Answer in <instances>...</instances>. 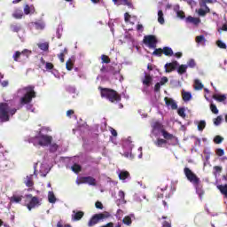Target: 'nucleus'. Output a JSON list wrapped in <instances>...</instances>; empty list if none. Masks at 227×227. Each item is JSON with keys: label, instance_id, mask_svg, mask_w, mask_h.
Returning a JSON list of instances; mask_svg holds the SVG:
<instances>
[{"label": "nucleus", "instance_id": "obj_20", "mask_svg": "<svg viewBox=\"0 0 227 227\" xmlns=\"http://www.w3.org/2000/svg\"><path fill=\"white\" fill-rule=\"evenodd\" d=\"M155 146L158 148H166L168 146V140L162 138H157L154 142Z\"/></svg>", "mask_w": 227, "mask_h": 227}, {"label": "nucleus", "instance_id": "obj_57", "mask_svg": "<svg viewBox=\"0 0 227 227\" xmlns=\"http://www.w3.org/2000/svg\"><path fill=\"white\" fill-rule=\"evenodd\" d=\"M95 207H96V208H98L99 210H102L104 208V205L100 201H97L95 203Z\"/></svg>", "mask_w": 227, "mask_h": 227}, {"label": "nucleus", "instance_id": "obj_46", "mask_svg": "<svg viewBox=\"0 0 227 227\" xmlns=\"http://www.w3.org/2000/svg\"><path fill=\"white\" fill-rule=\"evenodd\" d=\"M221 171H223V167L220 166H215L214 167V175L215 176H217V175H219L221 173Z\"/></svg>", "mask_w": 227, "mask_h": 227}, {"label": "nucleus", "instance_id": "obj_17", "mask_svg": "<svg viewBox=\"0 0 227 227\" xmlns=\"http://www.w3.org/2000/svg\"><path fill=\"white\" fill-rule=\"evenodd\" d=\"M199 17H206L207 13H210V8L207 5L200 7L199 10L196 11Z\"/></svg>", "mask_w": 227, "mask_h": 227}, {"label": "nucleus", "instance_id": "obj_62", "mask_svg": "<svg viewBox=\"0 0 227 227\" xmlns=\"http://www.w3.org/2000/svg\"><path fill=\"white\" fill-rule=\"evenodd\" d=\"M160 82H157L154 86V91L157 93L159 91H160Z\"/></svg>", "mask_w": 227, "mask_h": 227}, {"label": "nucleus", "instance_id": "obj_37", "mask_svg": "<svg viewBox=\"0 0 227 227\" xmlns=\"http://www.w3.org/2000/svg\"><path fill=\"white\" fill-rule=\"evenodd\" d=\"M158 22L164 24V12H162V10L158 11Z\"/></svg>", "mask_w": 227, "mask_h": 227}, {"label": "nucleus", "instance_id": "obj_8", "mask_svg": "<svg viewBox=\"0 0 227 227\" xmlns=\"http://www.w3.org/2000/svg\"><path fill=\"white\" fill-rule=\"evenodd\" d=\"M184 171L187 180H189V182H191L192 185H196V184H200V177H198V176H196V174H194L193 171L191 170L189 168H184Z\"/></svg>", "mask_w": 227, "mask_h": 227}, {"label": "nucleus", "instance_id": "obj_5", "mask_svg": "<svg viewBox=\"0 0 227 227\" xmlns=\"http://www.w3.org/2000/svg\"><path fill=\"white\" fill-rule=\"evenodd\" d=\"M25 203L24 207H27L29 211L33 210V208H36V207H40V199L36 196H33V194H27L24 196Z\"/></svg>", "mask_w": 227, "mask_h": 227}, {"label": "nucleus", "instance_id": "obj_28", "mask_svg": "<svg viewBox=\"0 0 227 227\" xmlns=\"http://www.w3.org/2000/svg\"><path fill=\"white\" fill-rule=\"evenodd\" d=\"M33 26L35 27V29H44L45 27V24L43 23V21H35L32 23Z\"/></svg>", "mask_w": 227, "mask_h": 227}, {"label": "nucleus", "instance_id": "obj_56", "mask_svg": "<svg viewBox=\"0 0 227 227\" xmlns=\"http://www.w3.org/2000/svg\"><path fill=\"white\" fill-rule=\"evenodd\" d=\"M187 4H189L192 8L196 6V2L194 0H184Z\"/></svg>", "mask_w": 227, "mask_h": 227}, {"label": "nucleus", "instance_id": "obj_52", "mask_svg": "<svg viewBox=\"0 0 227 227\" xmlns=\"http://www.w3.org/2000/svg\"><path fill=\"white\" fill-rule=\"evenodd\" d=\"M215 153L218 157H223V155H224V150L218 148L215 150Z\"/></svg>", "mask_w": 227, "mask_h": 227}, {"label": "nucleus", "instance_id": "obj_42", "mask_svg": "<svg viewBox=\"0 0 227 227\" xmlns=\"http://www.w3.org/2000/svg\"><path fill=\"white\" fill-rule=\"evenodd\" d=\"M222 121H223V116L219 115L217 116V118L214 119V125H215V127H219Z\"/></svg>", "mask_w": 227, "mask_h": 227}, {"label": "nucleus", "instance_id": "obj_55", "mask_svg": "<svg viewBox=\"0 0 227 227\" xmlns=\"http://www.w3.org/2000/svg\"><path fill=\"white\" fill-rule=\"evenodd\" d=\"M24 13L25 15H29L31 13V7L29 5H25L24 7Z\"/></svg>", "mask_w": 227, "mask_h": 227}, {"label": "nucleus", "instance_id": "obj_40", "mask_svg": "<svg viewBox=\"0 0 227 227\" xmlns=\"http://www.w3.org/2000/svg\"><path fill=\"white\" fill-rule=\"evenodd\" d=\"M66 68L67 70L70 71L74 68V62L72 61L71 59H69L67 62H66Z\"/></svg>", "mask_w": 227, "mask_h": 227}, {"label": "nucleus", "instance_id": "obj_44", "mask_svg": "<svg viewBox=\"0 0 227 227\" xmlns=\"http://www.w3.org/2000/svg\"><path fill=\"white\" fill-rule=\"evenodd\" d=\"M210 109L214 114H219V109H217V106L214 103L210 104Z\"/></svg>", "mask_w": 227, "mask_h": 227}, {"label": "nucleus", "instance_id": "obj_60", "mask_svg": "<svg viewBox=\"0 0 227 227\" xmlns=\"http://www.w3.org/2000/svg\"><path fill=\"white\" fill-rule=\"evenodd\" d=\"M171 145H178V138L176 137L171 136Z\"/></svg>", "mask_w": 227, "mask_h": 227}, {"label": "nucleus", "instance_id": "obj_24", "mask_svg": "<svg viewBox=\"0 0 227 227\" xmlns=\"http://www.w3.org/2000/svg\"><path fill=\"white\" fill-rule=\"evenodd\" d=\"M195 125H197L198 130L200 132H203V130L205 129V127H207V121H195Z\"/></svg>", "mask_w": 227, "mask_h": 227}, {"label": "nucleus", "instance_id": "obj_3", "mask_svg": "<svg viewBox=\"0 0 227 227\" xmlns=\"http://www.w3.org/2000/svg\"><path fill=\"white\" fill-rule=\"evenodd\" d=\"M17 114V108H11L8 103H0V121L6 123Z\"/></svg>", "mask_w": 227, "mask_h": 227}, {"label": "nucleus", "instance_id": "obj_34", "mask_svg": "<svg viewBox=\"0 0 227 227\" xmlns=\"http://www.w3.org/2000/svg\"><path fill=\"white\" fill-rule=\"evenodd\" d=\"M68 53V50L64 49V51L62 52H60L59 55H58V58L60 59V62L61 63H65V54H67Z\"/></svg>", "mask_w": 227, "mask_h": 227}, {"label": "nucleus", "instance_id": "obj_6", "mask_svg": "<svg viewBox=\"0 0 227 227\" xmlns=\"http://www.w3.org/2000/svg\"><path fill=\"white\" fill-rule=\"evenodd\" d=\"M111 217V213L105 211L104 213L95 214L88 222V226L92 227L95 224H98L99 221H104V219H109Z\"/></svg>", "mask_w": 227, "mask_h": 227}, {"label": "nucleus", "instance_id": "obj_45", "mask_svg": "<svg viewBox=\"0 0 227 227\" xmlns=\"http://www.w3.org/2000/svg\"><path fill=\"white\" fill-rule=\"evenodd\" d=\"M216 45L219 47V49H227L226 43L223 42L222 40L216 41Z\"/></svg>", "mask_w": 227, "mask_h": 227}, {"label": "nucleus", "instance_id": "obj_18", "mask_svg": "<svg viewBox=\"0 0 227 227\" xmlns=\"http://www.w3.org/2000/svg\"><path fill=\"white\" fill-rule=\"evenodd\" d=\"M153 82V78L150 74H145V77L142 79V84L150 88V85Z\"/></svg>", "mask_w": 227, "mask_h": 227}, {"label": "nucleus", "instance_id": "obj_33", "mask_svg": "<svg viewBox=\"0 0 227 227\" xmlns=\"http://www.w3.org/2000/svg\"><path fill=\"white\" fill-rule=\"evenodd\" d=\"M24 16V13L22 12V11L20 10H16L13 13H12V17L14 19H22V17Z\"/></svg>", "mask_w": 227, "mask_h": 227}, {"label": "nucleus", "instance_id": "obj_31", "mask_svg": "<svg viewBox=\"0 0 227 227\" xmlns=\"http://www.w3.org/2000/svg\"><path fill=\"white\" fill-rule=\"evenodd\" d=\"M217 3V0H200L199 4L200 8L207 6V4Z\"/></svg>", "mask_w": 227, "mask_h": 227}, {"label": "nucleus", "instance_id": "obj_29", "mask_svg": "<svg viewBox=\"0 0 227 227\" xmlns=\"http://www.w3.org/2000/svg\"><path fill=\"white\" fill-rule=\"evenodd\" d=\"M56 195H54V192H48V201L49 203H56Z\"/></svg>", "mask_w": 227, "mask_h": 227}, {"label": "nucleus", "instance_id": "obj_15", "mask_svg": "<svg viewBox=\"0 0 227 227\" xmlns=\"http://www.w3.org/2000/svg\"><path fill=\"white\" fill-rule=\"evenodd\" d=\"M214 100H216L217 102H223L224 106H227V97L224 94H218L215 93L213 95Z\"/></svg>", "mask_w": 227, "mask_h": 227}, {"label": "nucleus", "instance_id": "obj_4", "mask_svg": "<svg viewBox=\"0 0 227 227\" xmlns=\"http://www.w3.org/2000/svg\"><path fill=\"white\" fill-rule=\"evenodd\" d=\"M23 91L25 94L20 99V106H27L33 102V98H36V91H35V85H28L24 87Z\"/></svg>", "mask_w": 227, "mask_h": 227}, {"label": "nucleus", "instance_id": "obj_49", "mask_svg": "<svg viewBox=\"0 0 227 227\" xmlns=\"http://www.w3.org/2000/svg\"><path fill=\"white\" fill-rule=\"evenodd\" d=\"M14 61H22V59L20 58H22L20 56V51H16L15 54L12 56Z\"/></svg>", "mask_w": 227, "mask_h": 227}, {"label": "nucleus", "instance_id": "obj_61", "mask_svg": "<svg viewBox=\"0 0 227 227\" xmlns=\"http://www.w3.org/2000/svg\"><path fill=\"white\" fill-rule=\"evenodd\" d=\"M171 109H178V105H176V102L175 100H171Z\"/></svg>", "mask_w": 227, "mask_h": 227}, {"label": "nucleus", "instance_id": "obj_50", "mask_svg": "<svg viewBox=\"0 0 227 227\" xmlns=\"http://www.w3.org/2000/svg\"><path fill=\"white\" fill-rule=\"evenodd\" d=\"M153 56H162V49L161 48H158L155 49L154 51L153 52Z\"/></svg>", "mask_w": 227, "mask_h": 227}, {"label": "nucleus", "instance_id": "obj_64", "mask_svg": "<svg viewBox=\"0 0 227 227\" xmlns=\"http://www.w3.org/2000/svg\"><path fill=\"white\" fill-rule=\"evenodd\" d=\"M137 31H140L141 33H143V31H145V27H143V25H137Z\"/></svg>", "mask_w": 227, "mask_h": 227}, {"label": "nucleus", "instance_id": "obj_38", "mask_svg": "<svg viewBox=\"0 0 227 227\" xmlns=\"http://www.w3.org/2000/svg\"><path fill=\"white\" fill-rule=\"evenodd\" d=\"M122 223L123 224H126V226H130V224H132V218L130 216H125L122 219Z\"/></svg>", "mask_w": 227, "mask_h": 227}, {"label": "nucleus", "instance_id": "obj_63", "mask_svg": "<svg viewBox=\"0 0 227 227\" xmlns=\"http://www.w3.org/2000/svg\"><path fill=\"white\" fill-rule=\"evenodd\" d=\"M130 17H131L130 14H129V12H126L124 14V20H125V22H129Z\"/></svg>", "mask_w": 227, "mask_h": 227}, {"label": "nucleus", "instance_id": "obj_53", "mask_svg": "<svg viewBox=\"0 0 227 227\" xmlns=\"http://www.w3.org/2000/svg\"><path fill=\"white\" fill-rule=\"evenodd\" d=\"M118 196L121 200H122V201H124V203H127V201H125V192L119 191Z\"/></svg>", "mask_w": 227, "mask_h": 227}, {"label": "nucleus", "instance_id": "obj_11", "mask_svg": "<svg viewBox=\"0 0 227 227\" xmlns=\"http://www.w3.org/2000/svg\"><path fill=\"white\" fill-rule=\"evenodd\" d=\"M38 145L40 146H49L52 144V137L48 135H43L42 133L37 137Z\"/></svg>", "mask_w": 227, "mask_h": 227}, {"label": "nucleus", "instance_id": "obj_16", "mask_svg": "<svg viewBox=\"0 0 227 227\" xmlns=\"http://www.w3.org/2000/svg\"><path fill=\"white\" fill-rule=\"evenodd\" d=\"M193 187L195 188L196 194H198L200 200H203V194H205V191H203V186L201 184L197 183L196 184H193Z\"/></svg>", "mask_w": 227, "mask_h": 227}, {"label": "nucleus", "instance_id": "obj_21", "mask_svg": "<svg viewBox=\"0 0 227 227\" xmlns=\"http://www.w3.org/2000/svg\"><path fill=\"white\" fill-rule=\"evenodd\" d=\"M84 217V213L82 211H73L72 221H81Z\"/></svg>", "mask_w": 227, "mask_h": 227}, {"label": "nucleus", "instance_id": "obj_47", "mask_svg": "<svg viewBox=\"0 0 227 227\" xmlns=\"http://www.w3.org/2000/svg\"><path fill=\"white\" fill-rule=\"evenodd\" d=\"M223 141H224V138H223V137L221 136H215L214 138V143H215L216 145H221Z\"/></svg>", "mask_w": 227, "mask_h": 227}, {"label": "nucleus", "instance_id": "obj_32", "mask_svg": "<svg viewBox=\"0 0 227 227\" xmlns=\"http://www.w3.org/2000/svg\"><path fill=\"white\" fill-rule=\"evenodd\" d=\"M217 189H219L220 192L222 194L225 195V198H227V184H221V185H217Z\"/></svg>", "mask_w": 227, "mask_h": 227}, {"label": "nucleus", "instance_id": "obj_14", "mask_svg": "<svg viewBox=\"0 0 227 227\" xmlns=\"http://www.w3.org/2000/svg\"><path fill=\"white\" fill-rule=\"evenodd\" d=\"M195 42L197 43V47H205L207 45V38H205L204 35H197L195 37Z\"/></svg>", "mask_w": 227, "mask_h": 227}, {"label": "nucleus", "instance_id": "obj_51", "mask_svg": "<svg viewBox=\"0 0 227 227\" xmlns=\"http://www.w3.org/2000/svg\"><path fill=\"white\" fill-rule=\"evenodd\" d=\"M171 56L176 59H180V58L183 56V53L181 51L174 53L173 51H171Z\"/></svg>", "mask_w": 227, "mask_h": 227}, {"label": "nucleus", "instance_id": "obj_9", "mask_svg": "<svg viewBox=\"0 0 227 227\" xmlns=\"http://www.w3.org/2000/svg\"><path fill=\"white\" fill-rule=\"evenodd\" d=\"M171 71L174 72H177V74L179 75H184V74H185L187 72V66L185 65H180V63H178V61L176 60H172L171 61Z\"/></svg>", "mask_w": 227, "mask_h": 227}, {"label": "nucleus", "instance_id": "obj_41", "mask_svg": "<svg viewBox=\"0 0 227 227\" xmlns=\"http://www.w3.org/2000/svg\"><path fill=\"white\" fill-rule=\"evenodd\" d=\"M187 68H194L196 67V61L194 59H191L186 65Z\"/></svg>", "mask_w": 227, "mask_h": 227}, {"label": "nucleus", "instance_id": "obj_26", "mask_svg": "<svg viewBox=\"0 0 227 227\" xmlns=\"http://www.w3.org/2000/svg\"><path fill=\"white\" fill-rule=\"evenodd\" d=\"M182 97H183V100L184 102H189V100H191L192 98V94H191V92H187L185 90H182Z\"/></svg>", "mask_w": 227, "mask_h": 227}, {"label": "nucleus", "instance_id": "obj_25", "mask_svg": "<svg viewBox=\"0 0 227 227\" xmlns=\"http://www.w3.org/2000/svg\"><path fill=\"white\" fill-rule=\"evenodd\" d=\"M203 83L199 79L194 80L193 88L196 91H200L203 89Z\"/></svg>", "mask_w": 227, "mask_h": 227}, {"label": "nucleus", "instance_id": "obj_54", "mask_svg": "<svg viewBox=\"0 0 227 227\" xmlns=\"http://www.w3.org/2000/svg\"><path fill=\"white\" fill-rule=\"evenodd\" d=\"M45 68L46 70H52L54 68V64L51 62H46Z\"/></svg>", "mask_w": 227, "mask_h": 227}, {"label": "nucleus", "instance_id": "obj_23", "mask_svg": "<svg viewBox=\"0 0 227 227\" xmlns=\"http://www.w3.org/2000/svg\"><path fill=\"white\" fill-rule=\"evenodd\" d=\"M11 31L12 33H19L22 29V26L20 23H12L10 26Z\"/></svg>", "mask_w": 227, "mask_h": 227}, {"label": "nucleus", "instance_id": "obj_36", "mask_svg": "<svg viewBox=\"0 0 227 227\" xmlns=\"http://www.w3.org/2000/svg\"><path fill=\"white\" fill-rule=\"evenodd\" d=\"M177 114H178L181 118L185 119V116H186V114H185V107H179V108L177 109Z\"/></svg>", "mask_w": 227, "mask_h": 227}, {"label": "nucleus", "instance_id": "obj_19", "mask_svg": "<svg viewBox=\"0 0 227 227\" xmlns=\"http://www.w3.org/2000/svg\"><path fill=\"white\" fill-rule=\"evenodd\" d=\"M24 198V196L22 195H19V194H13L11 198H9L10 200V203L11 205L13 203H22V199Z\"/></svg>", "mask_w": 227, "mask_h": 227}, {"label": "nucleus", "instance_id": "obj_35", "mask_svg": "<svg viewBox=\"0 0 227 227\" xmlns=\"http://www.w3.org/2000/svg\"><path fill=\"white\" fill-rule=\"evenodd\" d=\"M37 46L41 49V51H44V52L49 51V43H38Z\"/></svg>", "mask_w": 227, "mask_h": 227}, {"label": "nucleus", "instance_id": "obj_30", "mask_svg": "<svg viewBox=\"0 0 227 227\" xmlns=\"http://www.w3.org/2000/svg\"><path fill=\"white\" fill-rule=\"evenodd\" d=\"M130 176V173L129 171H121L119 174L120 180H127Z\"/></svg>", "mask_w": 227, "mask_h": 227}, {"label": "nucleus", "instance_id": "obj_43", "mask_svg": "<svg viewBox=\"0 0 227 227\" xmlns=\"http://www.w3.org/2000/svg\"><path fill=\"white\" fill-rule=\"evenodd\" d=\"M101 60H102V63H106V65L111 63V59L107 55H104V54L101 55Z\"/></svg>", "mask_w": 227, "mask_h": 227}, {"label": "nucleus", "instance_id": "obj_59", "mask_svg": "<svg viewBox=\"0 0 227 227\" xmlns=\"http://www.w3.org/2000/svg\"><path fill=\"white\" fill-rule=\"evenodd\" d=\"M168 77H166V76H163L161 79H160V84L161 85V86H164V84H166V82H168Z\"/></svg>", "mask_w": 227, "mask_h": 227}, {"label": "nucleus", "instance_id": "obj_58", "mask_svg": "<svg viewBox=\"0 0 227 227\" xmlns=\"http://www.w3.org/2000/svg\"><path fill=\"white\" fill-rule=\"evenodd\" d=\"M165 72H167V73L171 72V62L167 63V64L165 65Z\"/></svg>", "mask_w": 227, "mask_h": 227}, {"label": "nucleus", "instance_id": "obj_48", "mask_svg": "<svg viewBox=\"0 0 227 227\" xmlns=\"http://www.w3.org/2000/svg\"><path fill=\"white\" fill-rule=\"evenodd\" d=\"M162 54H164L165 56H171V48L164 47L162 49Z\"/></svg>", "mask_w": 227, "mask_h": 227}, {"label": "nucleus", "instance_id": "obj_10", "mask_svg": "<svg viewBox=\"0 0 227 227\" xmlns=\"http://www.w3.org/2000/svg\"><path fill=\"white\" fill-rule=\"evenodd\" d=\"M153 130H158L159 134H160L165 140L171 139V135L162 127L160 122H154L153 125Z\"/></svg>", "mask_w": 227, "mask_h": 227}, {"label": "nucleus", "instance_id": "obj_22", "mask_svg": "<svg viewBox=\"0 0 227 227\" xmlns=\"http://www.w3.org/2000/svg\"><path fill=\"white\" fill-rule=\"evenodd\" d=\"M24 184L27 187H33L35 182L33 181V175L27 176Z\"/></svg>", "mask_w": 227, "mask_h": 227}, {"label": "nucleus", "instance_id": "obj_39", "mask_svg": "<svg viewBox=\"0 0 227 227\" xmlns=\"http://www.w3.org/2000/svg\"><path fill=\"white\" fill-rule=\"evenodd\" d=\"M82 169V168L81 167V165L74 163L72 166V171H74V173H80V171Z\"/></svg>", "mask_w": 227, "mask_h": 227}, {"label": "nucleus", "instance_id": "obj_2", "mask_svg": "<svg viewBox=\"0 0 227 227\" xmlns=\"http://www.w3.org/2000/svg\"><path fill=\"white\" fill-rule=\"evenodd\" d=\"M174 13L176 19H180V20H185L186 24H192L193 26H200L201 23V20L200 18H194L192 16H188L185 18V12L182 9H180V5L176 4L173 6Z\"/></svg>", "mask_w": 227, "mask_h": 227}, {"label": "nucleus", "instance_id": "obj_12", "mask_svg": "<svg viewBox=\"0 0 227 227\" xmlns=\"http://www.w3.org/2000/svg\"><path fill=\"white\" fill-rule=\"evenodd\" d=\"M76 184L78 185H81V184H88L89 185H92L95 187L97 185V179H95L93 176H82L79 178L78 181H76Z\"/></svg>", "mask_w": 227, "mask_h": 227}, {"label": "nucleus", "instance_id": "obj_1", "mask_svg": "<svg viewBox=\"0 0 227 227\" xmlns=\"http://www.w3.org/2000/svg\"><path fill=\"white\" fill-rule=\"evenodd\" d=\"M102 98H106L112 104H118L121 102V95L113 89L98 87Z\"/></svg>", "mask_w": 227, "mask_h": 227}, {"label": "nucleus", "instance_id": "obj_13", "mask_svg": "<svg viewBox=\"0 0 227 227\" xmlns=\"http://www.w3.org/2000/svg\"><path fill=\"white\" fill-rule=\"evenodd\" d=\"M112 1L113 3H114V4H117L118 6H120V4H123V6H128V8L134 10V4L130 0H112Z\"/></svg>", "mask_w": 227, "mask_h": 227}, {"label": "nucleus", "instance_id": "obj_7", "mask_svg": "<svg viewBox=\"0 0 227 227\" xmlns=\"http://www.w3.org/2000/svg\"><path fill=\"white\" fill-rule=\"evenodd\" d=\"M143 43L147 45L149 49H157V43H159V41L157 40V36L154 35H148L144 37Z\"/></svg>", "mask_w": 227, "mask_h": 227}, {"label": "nucleus", "instance_id": "obj_27", "mask_svg": "<svg viewBox=\"0 0 227 227\" xmlns=\"http://www.w3.org/2000/svg\"><path fill=\"white\" fill-rule=\"evenodd\" d=\"M31 56V51L25 49L20 52V57L22 59H27Z\"/></svg>", "mask_w": 227, "mask_h": 227}]
</instances>
